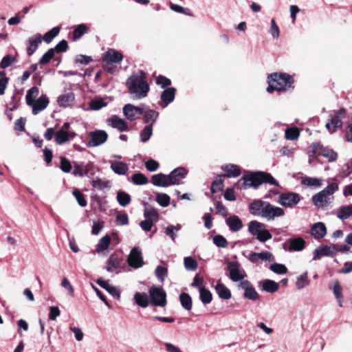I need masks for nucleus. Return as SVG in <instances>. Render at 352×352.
<instances>
[{"mask_svg":"<svg viewBox=\"0 0 352 352\" xmlns=\"http://www.w3.org/2000/svg\"><path fill=\"white\" fill-rule=\"evenodd\" d=\"M146 78V74L141 70L127 78L126 86L134 99H142L147 96L149 85Z\"/></svg>","mask_w":352,"mask_h":352,"instance_id":"obj_1","label":"nucleus"},{"mask_svg":"<svg viewBox=\"0 0 352 352\" xmlns=\"http://www.w3.org/2000/svg\"><path fill=\"white\" fill-rule=\"evenodd\" d=\"M188 170L179 167L170 172L169 175L162 173L156 174L152 176L151 182L154 186L160 187H167L172 185L183 184L182 180L187 175Z\"/></svg>","mask_w":352,"mask_h":352,"instance_id":"obj_2","label":"nucleus"},{"mask_svg":"<svg viewBox=\"0 0 352 352\" xmlns=\"http://www.w3.org/2000/svg\"><path fill=\"white\" fill-rule=\"evenodd\" d=\"M269 86L267 88V91L269 93L273 91H285L291 87L293 83L292 77L287 74H272L268 77Z\"/></svg>","mask_w":352,"mask_h":352,"instance_id":"obj_3","label":"nucleus"},{"mask_svg":"<svg viewBox=\"0 0 352 352\" xmlns=\"http://www.w3.org/2000/svg\"><path fill=\"white\" fill-rule=\"evenodd\" d=\"M244 184L249 187L257 188L263 183H269L274 186H278V182L269 173L256 172L250 175L244 176Z\"/></svg>","mask_w":352,"mask_h":352,"instance_id":"obj_4","label":"nucleus"},{"mask_svg":"<svg viewBox=\"0 0 352 352\" xmlns=\"http://www.w3.org/2000/svg\"><path fill=\"white\" fill-rule=\"evenodd\" d=\"M338 190V184H329L324 189L312 197L314 204L318 208L327 206L329 204V197L333 195Z\"/></svg>","mask_w":352,"mask_h":352,"instance_id":"obj_5","label":"nucleus"},{"mask_svg":"<svg viewBox=\"0 0 352 352\" xmlns=\"http://www.w3.org/2000/svg\"><path fill=\"white\" fill-rule=\"evenodd\" d=\"M248 230L252 235L256 236L257 240L262 243L271 239L272 237V234L266 229L265 225L257 221H252L249 223Z\"/></svg>","mask_w":352,"mask_h":352,"instance_id":"obj_6","label":"nucleus"},{"mask_svg":"<svg viewBox=\"0 0 352 352\" xmlns=\"http://www.w3.org/2000/svg\"><path fill=\"white\" fill-rule=\"evenodd\" d=\"M151 305L157 307H165L166 301V294L160 287L152 286L148 291Z\"/></svg>","mask_w":352,"mask_h":352,"instance_id":"obj_7","label":"nucleus"},{"mask_svg":"<svg viewBox=\"0 0 352 352\" xmlns=\"http://www.w3.org/2000/svg\"><path fill=\"white\" fill-rule=\"evenodd\" d=\"M300 201V195L296 192H284L280 195L278 202L285 208H293Z\"/></svg>","mask_w":352,"mask_h":352,"instance_id":"obj_8","label":"nucleus"},{"mask_svg":"<svg viewBox=\"0 0 352 352\" xmlns=\"http://www.w3.org/2000/svg\"><path fill=\"white\" fill-rule=\"evenodd\" d=\"M229 277L234 282L243 281L246 276L244 270L240 269V265L238 262L229 261L227 263Z\"/></svg>","mask_w":352,"mask_h":352,"instance_id":"obj_9","label":"nucleus"},{"mask_svg":"<svg viewBox=\"0 0 352 352\" xmlns=\"http://www.w3.org/2000/svg\"><path fill=\"white\" fill-rule=\"evenodd\" d=\"M87 146L90 147L98 146L104 144L108 138V134L102 130L91 131L89 134Z\"/></svg>","mask_w":352,"mask_h":352,"instance_id":"obj_10","label":"nucleus"},{"mask_svg":"<svg viewBox=\"0 0 352 352\" xmlns=\"http://www.w3.org/2000/svg\"><path fill=\"white\" fill-rule=\"evenodd\" d=\"M127 262L129 265L134 269L140 268L144 265L142 254L139 248H132L128 256Z\"/></svg>","mask_w":352,"mask_h":352,"instance_id":"obj_11","label":"nucleus"},{"mask_svg":"<svg viewBox=\"0 0 352 352\" xmlns=\"http://www.w3.org/2000/svg\"><path fill=\"white\" fill-rule=\"evenodd\" d=\"M284 215L285 211L283 208L278 206H274L270 203L267 202L262 218L265 219L267 221H272L276 217H283Z\"/></svg>","mask_w":352,"mask_h":352,"instance_id":"obj_12","label":"nucleus"},{"mask_svg":"<svg viewBox=\"0 0 352 352\" xmlns=\"http://www.w3.org/2000/svg\"><path fill=\"white\" fill-rule=\"evenodd\" d=\"M72 174L74 176L83 177L85 175H94L95 174L94 166L91 163L79 164L75 163Z\"/></svg>","mask_w":352,"mask_h":352,"instance_id":"obj_13","label":"nucleus"},{"mask_svg":"<svg viewBox=\"0 0 352 352\" xmlns=\"http://www.w3.org/2000/svg\"><path fill=\"white\" fill-rule=\"evenodd\" d=\"M239 287L244 291V297L251 300H256L259 295L252 284L248 280L241 281Z\"/></svg>","mask_w":352,"mask_h":352,"instance_id":"obj_14","label":"nucleus"},{"mask_svg":"<svg viewBox=\"0 0 352 352\" xmlns=\"http://www.w3.org/2000/svg\"><path fill=\"white\" fill-rule=\"evenodd\" d=\"M248 259L253 263H256L261 261L274 262L275 261L274 256L270 252L263 251L261 252H251L247 256Z\"/></svg>","mask_w":352,"mask_h":352,"instance_id":"obj_15","label":"nucleus"},{"mask_svg":"<svg viewBox=\"0 0 352 352\" xmlns=\"http://www.w3.org/2000/svg\"><path fill=\"white\" fill-rule=\"evenodd\" d=\"M144 113L141 107H135L131 104H127L123 107V113L129 120L133 121L138 118Z\"/></svg>","mask_w":352,"mask_h":352,"instance_id":"obj_16","label":"nucleus"},{"mask_svg":"<svg viewBox=\"0 0 352 352\" xmlns=\"http://www.w3.org/2000/svg\"><path fill=\"white\" fill-rule=\"evenodd\" d=\"M109 126L116 129L120 132L128 131V123L123 119L117 116H113L107 120Z\"/></svg>","mask_w":352,"mask_h":352,"instance_id":"obj_17","label":"nucleus"},{"mask_svg":"<svg viewBox=\"0 0 352 352\" xmlns=\"http://www.w3.org/2000/svg\"><path fill=\"white\" fill-rule=\"evenodd\" d=\"M267 201L260 199L254 200L250 205V210L252 214L263 217Z\"/></svg>","mask_w":352,"mask_h":352,"instance_id":"obj_18","label":"nucleus"},{"mask_svg":"<svg viewBox=\"0 0 352 352\" xmlns=\"http://www.w3.org/2000/svg\"><path fill=\"white\" fill-rule=\"evenodd\" d=\"M103 61L108 63H120L123 59V56L119 52L110 49L103 54Z\"/></svg>","mask_w":352,"mask_h":352,"instance_id":"obj_19","label":"nucleus"},{"mask_svg":"<svg viewBox=\"0 0 352 352\" xmlns=\"http://www.w3.org/2000/svg\"><path fill=\"white\" fill-rule=\"evenodd\" d=\"M96 283L107 290L112 296L117 299L120 298V292L116 287L111 285L107 280L102 278L97 279Z\"/></svg>","mask_w":352,"mask_h":352,"instance_id":"obj_20","label":"nucleus"},{"mask_svg":"<svg viewBox=\"0 0 352 352\" xmlns=\"http://www.w3.org/2000/svg\"><path fill=\"white\" fill-rule=\"evenodd\" d=\"M335 252L334 247L322 245L316 249L314 252L313 260H318L323 256H332Z\"/></svg>","mask_w":352,"mask_h":352,"instance_id":"obj_21","label":"nucleus"},{"mask_svg":"<svg viewBox=\"0 0 352 352\" xmlns=\"http://www.w3.org/2000/svg\"><path fill=\"white\" fill-rule=\"evenodd\" d=\"M42 42V36L40 34L30 37L28 40V46L26 49L27 54L32 56L37 50L38 46Z\"/></svg>","mask_w":352,"mask_h":352,"instance_id":"obj_22","label":"nucleus"},{"mask_svg":"<svg viewBox=\"0 0 352 352\" xmlns=\"http://www.w3.org/2000/svg\"><path fill=\"white\" fill-rule=\"evenodd\" d=\"M76 136L75 132H65L58 130L54 135L55 141L57 144L62 145Z\"/></svg>","mask_w":352,"mask_h":352,"instance_id":"obj_23","label":"nucleus"},{"mask_svg":"<svg viewBox=\"0 0 352 352\" xmlns=\"http://www.w3.org/2000/svg\"><path fill=\"white\" fill-rule=\"evenodd\" d=\"M49 104L48 98L45 96H41L36 100L32 104H29L32 107V113L34 115L38 114L40 111L44 110Z\"/></svg>","mask_w":352,"mask_h":352,"instance_id":"obj_24","label":"nucleus"},{"mask_svg":"<svg viewBox=\"0 0 352 352\" xmlns=\"http://www.w3.org/2000/svg\"><path fill=\"white\" fill-rule=\"evenodd\" d=\"M327 233L325 225L322 222L314 223L311 228V234L317 239L323 238Z\"/></svg>","mask_w":352,"mask_h":352,"instance_id":"obj_25","label":"nucleus"},{"mask_svg":"<svg viewBox=\"0 0 352 352\" xmlns=\"http://www.w3.org/2000/svg\"><path fill=\"white\" fill-rule=\"evenodd\" d=\"M346 116V111L341 109L338 111L336 114L331 117L330 122L333 125V131H336L337 129L342 126V120Z\"/></svg>","mask_w":352,"mask_h":352,"instance_id":"obj_26","label":"nucleus"},{"mask_svg":"<svg viewBox=\"0 0 352 352\" xmlns=\"http://www.w3.org/2000/svg\"><path fill=\"white\" fill-rule=\"evenodd\" d=\"M314 146L316 149L319 148V154L327 158L329 162H334L338 157L337 153L335 152L333 149L329 148H323L322 146H320L319 144H314Z\"/></svg>","mask_w":352,"mask_h":352,"instance_id":"obj_27","label":"nucleus"},{"mask_svg":"<svg viewBox=\"0 0 352 352\" xmlns=\"http://www.w3.org/2000/svg\"><path fill=\"white\" fill-rule=\"evenodd\" d=\"M229 229L234 232L239 231L243 228L242 221L236 215H232L226 219Z\"/></svg>","mask_w":352,"mask_h":352,"instance_id":"obj_28","label":"nucleus"},{"mask_svg":"<svg viewBox=\"0 0 352 352\" xmlns=\"http://www.w3.org/2000/svg\"><path fill=\"white\" fill-rule=\"evenodd\" d=\"M74 94L73 92H69L60 96L58 98L57 102L60 107H67L74 104Z\"/></svg>","mask_w":352,"mask_h":352,"instance_id":"obj_29","label":"nucleus"},{"mask_svg":"<svg viewBox=\"0 0 352 352\" xmlns=\"http://www.w3.org/2000/svg\"><path fill=\"white\" fill-rule=\"evenodd\" d=\"M221 168L226 172L224 176L227 177H239L241 173L240 168L235 164H226L223 166Z\"/></svg>","mask_w":352,"mask_h":352,"instance_id":"obj_30","label":"nucleus"},{"mask_svg":"<svg viewBox=\"0 0 352 352\" xmlns=\"http://www.w3.org/2000/svg\"><path fill=\"white\" fill-rule=\"evenodd\" d=\"M215 291L219 297L223 300H228L231 298L230 290L220 281H218L215 286Z\"/></svg>","mask_w":352,"mask_h":352,"instance_id":"obj_31","label":"nucleus"},{"mask_svg":"<svg viewBox=\"0 0 352 352\" xmlns=\"http://www.w3.org/2000/svg\"><path fill=\"white\" fill-rule=\"evenodd\" d=\"M120 267V260L118 258L113 257V256L111 255L107 261V265L105 267V269L109 272H115L116 274H118Z\"/></svg>","mask_w":352,"mask_h":352,"instance_id":"obj_32","label":"nucleus"},{"mask_svg":"<svg viewBox=\"0 0 352 352\" xmlns=\"http://www.w3.org/2000/svg\"><path fill=\"white\" fill-rule=\"evenodd\" d=\"M176 89L173 87L167 88L161 94V100L164 102L163 107H166L168 104L172 102L175 99Z\"/></svg>","mask_w":352,"mask_h":352,"instance_id":"obj_33","label":"nucleus"},{"mask_svg":"<svg viewBox=\"0 0 352 352\" xmlns=\"http://www.w3.org/2000/svg\"><path fill=\"white\" fill-rule=\"evenodd\" d=\"M133 299L135 302L140 307L146 308L149 305V298L144 292H136L134 294Z\"/></svg>","mask_w":352,"mask_h":352,"instance_id":"obj_34","label":"nucleus"},{"mask_svg":"<svg viewBox=\"0 0 352 352\" xmlns=\"http://www.w3.org/2000/svg\"><path fill=\"white\" fill-rule=\"evenodd\" d=\"M289 251H301L305 248V241L301 237L291 239L288 240Z\"/></svg>","mask_w":352,"mask_h":352,"instance_id":"obj_35","label":"nucleus"},{"mask_svg":"<svg viewBox=\"0 0 352 352\" xmlns=\"http://www.w3.org/2000/svg\"><path fill=\"white\" fill-rule=\"evenodd\" d=\"M260 284L261 285L262 289L269 293H274L279 288L278 283L270 279H265L261 282Z\"/></svg>","mask_w":352,"mask_h":352,"instance_id":"obj_36","label":"nucleus"},{"mask_svg":"<svg viewBox=\"0 0 352 352\" xmlns=\"http://www.w3.org/2000/svg\"><path fill=\"white\" fill-rule=\"evenodd\" d=\"M111 168L115 173L122 175H125L129 169L127 164L122 162H111Z\"/></svg>","mask_w":352,"mask_h":352,"instance_id":"obj_37","label":"nucleus"},{"mask_svg":"<svg viewBox=\"0 0 352 352\" xmlns=\"http://www.w3.org/2000/svg\"><path fill=\"white\" fill-rule=\"evenodd\" d=\"M144 116V122L145 123L149 124V125H151L153 127V124L156 122L157 118L159 116L158 112L152 110V109H148L146 111H144L143 113Z\"/></svg>","mask_w":352,"mask_h":352,"instance_id":"obj_38","label":"nucleus"},{"mask_svg":"<svg viewBox=\"0 0 352 352\" xmlns=\"http://www.w3.org/2000/svg\"><path fill=\"white\" fill-rule=\"evenodd\" d=\"M351 216H352V204L341 206L337 211V217L341 220L346 219Z\"/></svg>","mask_w":352,"mask_h":352,"instance_id":"obj_39","label":"nucleus"},{"mask_svg":"<svg viewBox=\"0 0 352 352\" xmlns=\"http://www.w3.org/2000/svg\"><path fill=\"white\" fill-rule=\"evenodd\" d=\"M309 283L310 281L308 278V273L305 272L297 277L296 287L298 289H302L308 286Z\"/></svg>","mask_w":352,"mask_h":352,"instance_id":"obj_40","label":"nucleus"},{"mask_svg":"<svg viewBox=\"0 0 352 352\" xmlns=\"http://www.w3.org/2000/svg\"><path fill=\"white\" fill-rule=\"evenodd\" d=\"M110 243L111 238L108 235L102 237L96 245V251L98 253H100L107 250L109 247Z\"/></svg>","mask_w":352,"mask_h":352,"instance_id":"obj_41","label":"nucleus"},{"mask_svg":"<svg viewBox=\"0 0 352 352\" xmlns=\"http://www.w3.org/2000/svg\"><path fill=\"white\" fill-rule=\"evenodd\" d=\"M179 300L181 302V305L184 307V309L188 311L192 309V298L188 294L182 293L179 295Z\"/></svg>","mask_w":352,"mask_h":352,"instance_id":"obj_42","label":"nucleus"},{"mask_svg":"<svg viewBox=\"0 0 352 352\" xmlns=\"http://www.w3.org/2000/svg\"><path fill=\"white\" fill-rule=\"evenodd\" d=\"M117 200L121 206L125 207L129 204L131 199V196L128 193L124 191H119L117 193Z\"/></svg>","mask_w":352,"mask_h":352,"instance_id":"obj_43","label":"nucleus"},{"mask_svg":"<svg viewBox=\"0 0 352 352\" xmlns=\"http://www.w3.org/2000/svg\"><path fill=\"white\" fill-rule=\"evenodd\" d=\"M39 93L38 89L36 87H33L27 92L25 100L28 105L32 104L36 100L35 98L38 96Z\"/></svg>","mask_w":352,"mask_h":352,"instance_id":"obj_44","label":"nucleus"},{"mask_svg":"<svg viewBox=\"0 0 352 352\" xmlns=\"http://www.w3.org/2000/svg\"><path fill=\"white\" fill-rule=\"evenodd\" d=\"M144 217L153 222H156L158 220V212L156 209L153 208H146L144 213Z\"/></svg>","mask_w":352,"mask_h":352,"instance_id":"obj_45","label":"nucleus"},{"mask_svg":"<svg viewBox=\"0 0 352 352\" xmlns=\"http://www.w3.org/2000/svg\"><path fill=\"white\" fill-rule=\"evenodd\" d=\"M88 31V28L85 24L78 25L73 31L72 37L74 41L79 39Z\"/></svg>","mask_w":352,"mask_h":352,"instance_id":"obj_46","label":"nucleus"},{"mask_svg":"<svg viewBox=\"0 0 352 352\" xmlns=\"http://www.w3.org/2000/svg\"><path fill=\"white\" fill-rule=\"evenodd\" d=\"M199 292L200 300L204 305H207L211 302L212 300V295L208 289L204 287Z\"/></svg>","mask_w":352,"mask_h":352,"instance_id":"obj_47","label":"nucleus"},{"mask_svg":"<svg viewBox=\"0 0 352 352\" xmlns=\"http://www.w3.org/2000/svg\"><path fill=\"white\" fill-rule=\"evenodd\" d=\"M60 32V28L54 27L51 30L46 32L43 37L44 41L47 43H50Z\"/></svg>","mask_w":352,"mask_h":352,"instance_id":"obj_48","label":"nucleus"},{"mask_svg":"<svg viewBox=\"0 0 352 352\" xmlns=\"http://www.w3.org/2000/svg\"><path fill=\"white\" fill-rule=\"evenodd\" d=\"M153 133V127L151 125L146 126L140 132V140L142 142H146Z\"/></svg>","mask_w":352,"mask_h":352,"instance_id":"obj_49","label":"nucleus"},{"mask_svg":"<svg viewBox=\"0 0 352 352\" xmlns=\"http://www.w3.org/2000/svg\"><path fill=\"white\" fill-rule=\"evenodd\" d=\"M302 184L309 187H320L322 185V180L318 178L307 177L303 179Z\"/></svg>","mask_w":352,"mask_h":352,"instance_id":"obj_50","label":"nucleus"},{"mask_svg":"<svg viewBox=\"0 0 352 352\" xmlns=\"http://www.w3.org/2000/svg\"><path fill=\"white\" fill-rule=\"evenodd\" d=\"M107 103L102 98H96L91 100L89 102V107L91 110L97 111L105 107Z\"/></svg>","mask_w":352,"mask_h":352,"instance_id":"obj_51","label":"nucleus"},{"mask_svg":"<svg viewBox=\"0 0 352 352\" xmlns=\"http://www.w3.org/2000/svg\"><path fill=\"white\" fill-rule=\"evenodd\" d=\"M270 270L277 274H285L287 272L285 265L276 263L272 264L270 266Z\"/></svg>","mask_w":352,"mask_h":352,"instance_id":"obj_52","label":"nucleus"},{"mask_svg":"<svg viewBox=\"0 0 352 352\" xmlns=\"http://www.w3.org/2000/svg\"><path fill=\"white\" fill-rule=\"evenodd\" d=\"M285 134L286 139L289 140H294L298 138L300 133L297 128L293 127L287 129Z\"/></svg>","mask_w":352,"mask_h":352,"instance_id":"obj_53","label":"nucleus"},{"mask_svg":"<svg viewBox=\"0 0 352 352\" xmlns=\"http://www.w3.org/2000/svg\"><path fill=\"white\" fill-rule=\"evenodd\" d=\"M73 195L75 197L78 204L81 207H85L87 206V201L85 198V195L77 188L73 190Z\"/></svg>","mask_w":352,"mask_h":352,"instance_id":"obj_54","label":"nucleus"},{"mask_svg":"<svg viewBox=\"0 0 352 352\" xmlns=\"http://www.w3.org/2000/svg\"><path fill=\"white\" fill-rule=\"evenodd\" d=\"M184 266L187 270L195 271L197 268V262L190 256L185 257Z\"/></svg>","mask_w":352,"mask_h":352,"instance_id":"obj_55","label":"nucleus"},{"mask_svg":"<svg viewBox=\"0 0 352 352\" xmlns=\"http://www.w3.org/2000/svg\"><path fill=\"white\" fill-rule=\"evenodd\" d=\"M131 181L136 185H143L148 183V179L142 173H135L131 177Z\"/></svg>","mask_w":352,"mask_h":352,"instance_id":"obj_56","label":"nucleus"},{"mask_svg":"<svg viewBox=\"0 0 352 352\" xmlns=\"http://www.w3.org/2000/svg\"><path fill=\"white\" fill-rule=\"evenodd\" d=\"M333 294L337 298V300L339 301V305L340 307H342V287L340 285L339 281H336L333 285Z\"/></svg>","mask_w":352,"mask_h":352,"instance_id":"obj_57","label":"nucleus"},{"mask_svg":"<svg viewBox=\"0 0 352 352\" xmlns=\"http://www.w3.org/2000/svg\"><path fill=\"white\" fill-rule=\"evenodd\" d=\"M155 273L158 280L160 282H163L165 278L167 276L168 270L166 267L159 265L156 267Z\"/></svg>","mask_w":352,"mask_h":352,"instance_id":"obj_58","label":"nucleus"},{"mask_svg":"<svg viewBox=\"0 0 352 352\" xmlns=\"http://www.w3.org/2000/svg\"><path fill=\"white\" fill-rule=\"evenodd\" d=\"M55 50L53 48L49 49L41 57L39 60L41 65H45L50 62V60L54 56Z\"/></svg>","mask_w":352,"mask_h":352,"instance_id":"obj_59","label":"nucleus"},{"mask_svg":"<svg viewBox=\"0 0 352 352\" xmlns=\"http://www.w3.org/2000/svg\"><path fill=\"white\" fill-rule=\"evenodd\" d=\"M16 58L12 55H7L3 58L0 63V67L2 69H6L12 63H16Z\"/></svg>","mask_w":352,"mask_h":352,"instance_id":"obj_60","label":"nucleus"},{"mask_svg":"<svg viewBox=\"0 0 352 352\" xmlns=\"http://www.w3.org/2000/svg\"><path fill=\"white\" fill-rule=\"evenodd\" d=\"M157 201L162 207H166L170 204V197L164 193H159L157 195Z\"/></svg>","mask_w":352,"mask_h":352,"instance_id":"obj_61","label":"nucleus"},{"mask_svg":"<svg viewBox=\"0 0 352 352\" xmlns=\"http://www.w3.org/2000/svg\"><path fill=\"white\" fill-rule=\"evenodd\" d=\"M212 241L217 247L225 248L228 246V241L222 235H215Z\"/></svg>","mask_w":352,"mask_h":352,"instance_id":"obj_62","label":"nucleus"},{"mask_svg":"<svg viewBox=\"0 0 352 352\" xmlns=\"http://www.w3.org/2000/svg\"><path fill=\"white\" fill-rule=\"evenodd\" d=\"M60 168L64 173H69L72 170V165L66 157H61Z\"/></svg>","mask_w":352,"mask_h":352,"instance_id":"obj_63","label":"nucleus"},{"mask_svg":"<svg viewBox=\"0 0 352 352\" xmlns=\"http://www.w3.org/2000/svg\"><path fill=\"white\" fill-rule=\"evenodd\" d=\"M170 9L175 12L183 13L186 15L192 16L188 8H184L179 5L170 4Z\"/></svg>","mask_w":352,"mask_h":352,"instance_id":"obj_64","label":"nucleus"}]
</instances>
